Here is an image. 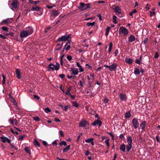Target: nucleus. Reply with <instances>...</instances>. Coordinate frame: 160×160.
Returning a JSON list of instances; mask_svg holds the SVG:
<instances>
[{"label": "nucleus", "mask_w": 160, "mask_h": 160, "mask_svg": "<svg viewBox=\"0 0 160 160\" xmlns=\"http://www.w3.org/2000/svg\"><path fill=\"white\" fill-rule=\"evenodd\" d=\"M33 32V30L31 27H29L25 30H23L20 33V36L21 38H26L32 34Z\"/></svg>", "instance_id": "nucleus-1"}, {"label": "nucleus", "mask_w": 160, "mask_h": 160, "mask_svg": "<svg viewBox=\"0 0 160 160\" xmlns=\"http://www.w3.org/2000/svg\"><path fill=\"white\" fill-rule=\"evenodd\" d=\"M127 141L128 144L126 146V150L127 152H129L132 147V137L128 136L127 138Z\"/></svg>", "instance_id": "nucleus-2"}, {"label": "nucleus", "mask_w": 160, "mask_h": 160, "mask_svg": "<svg viewBox=\"0 0 160 160\" xmlns=\"http://www.w3.org/2000/svg\"><path fill=\"white\" fill-rule=\"evenodd\" d=\"M129 33L128 30L125 27L122 26L119 28V34L123 36H126Z\"/></svg>", "instance_id": "nucleus-3"}, {"label": "nucleus", "mask_w": 160, "mask_h": 160, "mask_svg": "<svg viewBox=\"0 0 160 160\" xmlns=\"http://www.w3.org/2000/svg\"><path fill=\"white\" fill-rule=\"evenodd\" d=\"M13 21L12 19V18H8L7 19L3 20L1 23V25H3L5 24H7L10 23L12 22Z\"/></svg>", "instance_id": "nucleus-4"}, {"label": "nucleus", "mask_w": 160, "mask_h": 160, "mask_svg": "<svg viewBox=\"0 0 160 160\" xmlns=\"http://www.w3.org/2000/svg\"><path fill=\"white\" fill-rule=\"evenodd\" d=\"M12 2L11 5L12 7L15 8H17L19 6V4L18 0H12Z\"/></svg>", "instance_id": "nucleus-5"}, {"label": "nucleus", "mask_w": 160, "mask_h": 160, "mask_svg": "<svg viewBox=\"0 0 160 160\" xmlns=\"http://www.w3.org/2000/svg\"><path fill=\"white\" fill-rule=\"evenodd\" d=\"M71 37V35L69 34L67 36H62L61 37L59 38L58 39V41H66L68 40L69 38H70Z\"/></svg>", "instance_id": "nucleus-6"}, {"label": "nucleus", "mask_w": 160, "mask_h": 160, "mask_svg": "<svg viewBox=\"0 0 160 160\" xmlns=\"http://www.w3.org/2000/svg\"><path fill=\"white\" fill-rule=\"evenodd\" d=\"M132 123L135 128L136 129L139 127V124L137 119L133 118L132 120Z\"/></svg>", "instance_id": "nucleus-7"}, {"label": "nucleus", "mask_w": 160, "mask_h": 160, "mask_svg": "<svg viewBox=\"0 0 160 160\" xmlns=\"http://www.w3.org/2000/svg\"><path fill=\"white\" fill-rule=\"evenodd\" d=\"M112 8L114 10V11L115 12L118 14H120L121 13V9L119 6H113L112 7Z\"/></svg>", "instance_id": "nucleus-8"}, {"label": "nucleus", "mask_w": 160, "mask_h": 160, "mask_svg": "<svg viewBox=\"0 0 160 160\" xmlns=\"http://www.w3.org/2000/svg\"><path fill=\"white\" fill-rule=\"evenodd\" d=\"M0 139L1 141L4 143H5L7 142L8 143H10L11 142V139H8V138L5 137H0Z\"/></svg>", "instance_id": "nucleus-9"}, {"label": "nucleus", "mask_w": 160, "mask_h": 160, "mask_svg": "<svg viewBox=\"0 0 160 160\" xmlns=\"http://www.w3.org/2000/svg\"><path fill=\"white\" fill-rule=\"evenodd\" d=\"M117 67V65L116 63H113L111 65L109 66V70L110 71H115Z\"/></svg>", "instance_id": "nucleus-10"}, {"label": "nucleus", "mask_w": 160, "mask_h": 160, "mask_svg": "<svg viewBox=\"0 0 160 160\" xmlns=\"http://www.w3.org/2000/svg\"><path fill=\"white\" fill-rule=\"evenodd\" d=\"M9 122L11 124L13 125L16 126L18 125V121L16 119H13L11 118L9 120Z\"/></svg>", "instance_id": "nucleus-11"}, {"label": "nucleus", "mask_w": 160, "mask_h": 160, "mask_svg": "<svg viewBox=\"0 0 160 160\" xmlns=\"http://www.w3.org/2000/svg\"><path fill=\"white\" fill-rule=\"evenodd\" d=\"M119 97L121 100L125 102L127 99V97L126 95L122 93L120 94Z\"/></svg>", "instance_id": "nucleus-12"}, {"label": "nucleus", "mask_w": 160, "mask_h": 160, "mask_svg": "<svg viewBox=\"0 0 160 160\" xmlns=\"http://www.w3.org/2000/svg\"><path fill=\"white\" fill-rule=\"evenodd\" d=\"M88 124L87 122L84 120H82L79 122V126L80 127H84Z\"/></svg>", "instance_id": "nucleus-13"}, {"label": "nucleus", "mask_w": 160, "mask_h": 160, "mask_svg": "<svg viewBox=\"0 0 160 160\" xmlns=\"http://www.w3.org/2000/svg\"><path fill=\"white\" fill-rule=\"evenodd\" d=\"M102 122L99 120H95L92 123V124L94 126H95L96 125H98L99 127L102 125Z\"/></svg>", "instance_id": "nucleus-14"}, {"label": "nucleus", "mask_w": 160, "mask_h": 160, "mask_svg": "<svg viewBox=\"0 0 160 160\" xmlns=\"http://www.w3.org/2000/svg\"><path fill=\"white\" fill-rule=\"evenodd\" d=\"M71 71L74 75H77L78 73V69L77 68H72L71 69Z\"/></svg>", "instance_id": "nucleus-15"}, {"label": "nucleus", "mask_w": 160, "mask_h": 160, "mask_svg": "<svg viewBox=\"0 0 160 160\" xmlns=\"http://www.w3.org/2000/svg\"><path fill=\"white\" fill-rule=\"evenodd\" d=\"M76 64L77 66L79 68L80 72H82L84 71V69L80 65V63L78 62H77Z\"/></svg>", "instance_id": "nucleus-16"}, {"label": "nucleus", "mask_w": 160, "mask_h": 160, "mask_svg": "<svg viewBox=\"0 0 160 160\" xmlns=\"http://www.w3.org/2000/svg\"><path fill=\"white\" fill-rule=\"evenodd\" d=\"M59 14V13L58 11L52 10L51 13V15L52 16L55 17L58 16Z\"/></svg>", "instance_id": "nucleus-17"}, {"label": "nucleus", "mask_w": 160, "mask_h": 160, "mask_svg": "<svg viewBox=\"0 0 160 160\" xmlns=\"http://www.w3.org/2000/svg\"><path fill=\"white\" fill-rule=\"evenodd\" d=\"M135 40V38L134 36L131 35L128 38V41L130 42H133Z\"/></svg>", "instance_id": "nucleus-18"}, {"label": "nucleus", "mask_w": 160, "mask_h": 160, "mask_svg": "<svg viewBox=\"0 0 160 160\" xmlns=\"http://www.w3.org/2000/svg\"><path fill=\"white\" fill-rule=\"evenodd\" d=\"M146 124V122L145 121H143L140 124V126L141 127V129L143 131L145 130V127Z\"/></svg>", "instance_id": "nucleus-19"}, {"label": "nucleus", "mask_w": 160, "mask_h": 160, "mask_svg": "<svg viewBox=\"0 0 160 160\" xmlns=\"http://www.w3.org/2000/svg\"><path fill=\"white\" fill-rule=\"evenodd\" d=\"M125 62L129 64H130L132 63V60L131 58L126 57L125 59Z\"/></svg>", "instance_id": "nucleus-20"}, {"label": "nucleus", "mask_w": 160, "mask_h": 160, "mask_svg": "<svg viewBox=\"0 0 160 160\" xmlns=\"http://www.w3.org/2000/svg\"><path fill=\"white\" fill-rule=\"evenodd\" d=\"M16 73L17 78L19 79H20L21 78L20 72L18 69H16Z\"/></svg>", "instance_id": "nucleus-21"}, {"label": "nucleus", "mask_w": 160, "mask_h": 160, "mask_svg": "<svg viewBox=\"0 0 160 160\" xmlns=\"http://www.w3.org/2000/svg\"><path fill=\"white\" fill-rule=\"evenodd\" d=\"M40 9V8L37 6H35L33 7L30 10L31 11H39Z\"/></svg>", "instance_id": "nucleus-22"}, {"label": "nucleus", "mask_w": 160, "mask_h": 160, "mask_svg": "<svg viewBox=\"0 0 160 160\" xmlns=\"http://www.w3.org/2000/svg\"><path fill=\"white\" fill-rule=\"evenodd\" d=\"M126 146L125 144H123L121 145L120 147V150L124 152L125 151V148Z\"/></svg>", "instance_id": "nucleus-23"}, {"label": "nucleus", "mask_w": 160, "mask_h": 160, "mask_svg": "<svg viewBox=\"0 0 160 160\" xmlns=\"http://www.w3.org/2000/svg\"><path fill=\"white\" fill-rule=\"evenodd\" d=\"M31 149L30 147H26L25 148V151L28 154L30 155L31 154Z\"/></svg>", "instance_id": "nucleus-24"}, {"label": "nucleus", "mask_w": 160, "mask_h": 160, "mask_svg": "<svg viewBox=\"0 0 160 160\" xmlns=\"http://www.w3.org/2000/svg\"><path fill=\"white\" fill-rule=\"evenodd\" d=\"M68 43H70V42L69 41H68L66 44L64 49H65L66 50H68L70 49L71 46L70 45H68Z\"/></svg>", "instance_id": "nucleus-25"}, {"label": "nucleus", "mask_w": 160, "mask_h": 160, "mask_svg": "<svg viewBox=\"0 0 160 160\" xmlns=\"http://www.w3.org/2000/svg\"><path fill=\"white\" fill-rule=\"evenodd\" d=\"M142 57L141 56L138 59L135 60V62L138 64H140L142 63Z\"/></svg>", "instance_id": "nucleus-26"}, {"label": "nucleus", "mask_w": 160, "mask_h": 160, "mask_svg": "<svg viewBox=\"0 0 160 160\" xmlns=\"http://www.w3.org/2000/svg\"><path fill=\"white\" fill-rule=\"evenodd\" d=\"M54 70H56V71L58 70L60 68L59 64L58 62H56V64L55 65H54Z\"/></svg>", "instance_id": "nucleus-27"}, {"label": "nucleus", "mask_w": 160, "mask_h": 160, "mask_svg": "<svg viewBox=\"0 0 160 160\" xmlns=\"http://www.w3.org/2000/svg\"><path fill=\"white\" fill-rule=\"evenodd\" d=\"M71 90V87L70 86L67 88V91L66 92L65 94L67 95H71L70 92Z\"/></svg>", "instance_id": "nucleus-28"}, {"label": "nucleus", "mask_w": 160, "mask_h": 160, "mask_svg": "<svg viewBox=\"0 0 160 160\" xmlns=\"http://www.w3.org/2000/svg\"><path fill=\"white\" fill-rule=\"evenodd\" d=\"M131 116V114L130 111H128L125 113V117L126 118H128Z\"/></svg>", "instance_id": "nucleus-29"}, {"label": "nucleus", "mask_w": 160, "mask_h": 160, "mask_svg": "<svg viewBox=\"0 0 160 160\" xmlns=\"http://www.w3.org/2000/svg\"><path fill=\"white\" fill-rule=\"evenodd\" d=\"M137 12V10L136 9H134V10H133V11L129 13V14L130 16H131L132 18H133V14L136 13Z\"/></svg>", "instance_id": "nucleus-30"}, {"label": "nucleus", "mask_w": 160, "mask_h": 160, "mask_svg": "<svg viewBox=\"0 0 160 160\" xmlns=\"http://www.w3.org/2000/svg\"><path fill=\"white\" fill-rule=\"evenodd\" d=\"M118 18L115 15H114L112 18V21L115 24H116L117 23V19Z\"/></svg>", "instance_id": "nucleus-31"}, {"label": "nucleus", "mask_w": 160, "mask_h": 160, "mask_svg": "<svg viewBox=\"0 0 160 160\" xmlns=\"http://www.w3.org/2000/svg\"><path fill=\"white\" fill-rule=\"evenodd\" d=\"M70 146L68 145L66 147L63 149V152L65 153L70 148Z\"/></svg>", "instance_id": "nucleus-32"}, {"label": "nucleus", "mask_w": 160, "mask_h": 160, "mask_svg": "<svg viewBox=\"0 0 160 160\" xmlns=\"http://www.w3.org/2000/svg\"><path fill=\"white\" fill-rule=\"evenodd\" d=\"M134 73L136 75H139L140 73V71L138 68H136L134 71Z\"/></svg>", "instance_id": "nucleus-33"}, {"label": "nucleus", "mask_w": 160, "mask_h": 160, "mask_svg": "<svg viewBox=\"0 0 160 160\" xmlns=\"http://www.w3.org/2000/svg\"><path fill=\"white\" fill-rule=\"evenodd\" d=\"M95 22H88L86 23V25L88 26H91L92 27L94 26L95 24Z\"/></svg>", "instance_id": "nucleus-34"}, {"label": "nucleus", "mask_w": 160, "mask_h": 160, "mask_svg": "<svg viewBox=\"0 0 160 160\" xmlns=\"http://www.w3.org/2000/svg\"><path fill=\"white\" fill-rule=\"evenodd\" d=\"M111 29V28L109 27H108L106 29V32H105V35L106 36H107L108 34H109V31L110 30V29Z\"/></svg>", "instance_id": "nucleus-35"}, {"label": "nucleus", "mask_w": 160, "mask_h": 160, "mask_svg": "<svg viewBox=\"0 0 160 160\" xmlns=\"http://www.w3.org/2000/svg\"><path fill=\"white\" fill-rule=\"evenodd\" d=\"M112 42H110L109 43L108 50L109 52H111L112 49Z\"/></svg>", "instance_id": "nucleus-36"}, {"label": "nucleus", "mask_w": 160, "mask_h": 160, "mask_svg": "<svg viewBox=\"0 0 160 160\" xmlns=\"http://www.w3.org/2000/svg\"><path fill=\"white\" fill-rule=\"evenodd\" d=\"M93 140V138H91L87 139L85 140V141L87 143H89L92 142Z\"/></svg>", "instance_id": "nucleus-37"}, {"label": "nucleus", "mask_w": 160, "mask_h": 160, "mask_svg": "<svg viewBox=\"0 0 160 160\" xmlns=\"http://www.w3.org/2000/svg\"><path fill=\"white\" fill-rule=\"evenodd\" d=\"M34 145L36 147H40V144L38 142L35 140L34 142Z\"/></svg>", "instance_id": "nucleus-38"}, {"label": "nucleus", "mask_w": 160, "mask_h": 160, "mask_svg": "<svg viewBox=\"0 0 160 160\" xmlns=\"http://www.w3.org/2000/svg\"><path fill=\"white\" fill-rule=\"evenodd\" d=\"M4 31L8 32L9 29L8 28L6 27H2L1 28Z\"/></svg>", "instance_id": "nucleus-39"}, {"label": "nucleus", "mask_w": 160, "mask_h": 160, "mask_svg": "<svg viewBox=\"0 0 160 160\" xmlns=\"http://www.w3.org/2000/svg\"><path fill=\"white\" fill-rule=\"evenodd\" d=\"M2 76L3 78V80L2 81V84L3 85L5 84V82H6V77H5L3 75V74H2Z\"/></svg>", "instance_id": "nucleus-40"}, {"label": "nucleus", "mask_w": 160, "mask_h": 160, "mask_svg": "<svg viewBox=\"0 0 160 160\" xmlns=\"http://www.w3.org/2000/svg\"><path fill=\"white\" fill-rule=\"evenodd\" d=\"M54 65L52 64V63H51L50 64L48 67L50 69H51L52 70H54Z\"/></svg>", "instance_id": "nucleus-41"}, {"label": "nucleus", "mask_w": 160, "mask_h": 160, "mask_svg": "<svg viewBox=\"0 0 160 160\" xmlns=\"http://www.w3.org/2000/svg\"><path fill=\"white\" fill-rule=\"evenodd\" d=\"M59 144L60 146L64 145L65 146H66L67 145V143L64 141H62L60 142Z\"/></svg>", "instance_id": "nucleus-42"}, {"label": "nucleus", "mask_w": 160, "mask_h": 160, "mask_svg": "<svg viewBox=\"0 0 160 160\" xmlns=\"http://www.w3.org/2000/svg\"><path fill=\"white\" fill-rule=\"evenodd\" d=\"M44 111L45 112L47 113H48L49 112H51V111L50 109L48 108H45L44 109Z\"/></svg>", "instance_id": "nucleus-43"}, {"label": "nucleus", "mask_w": 160, "mask_h": 160, "mask_svg": "<svg viewBox=\"0 0 160 160\" xmlns=\"http://www.w3.org/2000/svg\"><path fill=\"white\" fill-rule=\"evenodd\" d=\"M72 103L73 106L76 107H78V104L77 102L76 101H73L72 102Z\"/></svg>", "instance_id": "nucleus-44"}, {"label": "nucleus", "mask_w": 160, "mask_h": 160, "mask_svg": "<svg viewBox=\"0 0 160 160\" xmlns=\"http://www.w3.org/2000/svg\"><path fill=\"white\" fill-rule=\"evenodd\" d=\"M90 4H85V8L83 9V10H85L88 8H90Z\"/></svg>", "instance_id": "nucleus-45"}, {"label": "nucleus", "mask_w": 160, "mask_h": 160, "mask_svg": "<svg viewBox=\"0 0 160 160\" xmlns=\"http://www.w3.org/2000/svg\"><path fill=\"white\" fill-rule=\"evenodd\" d=\"M109 139H107L105 141V142L108 147H109L110 145V144L109 142Z\"/></svg>", "instance_id": "nucleus-46"}, {"label": "nucleus", "mask_w": 160, "mask_h": 160, "mask_svg": "<svg viewBox=\"0 0 160 160\" xmlns=\"http://www.w3.org/2000/svg\"><path fill=\"white\" fill-rule=\"evenodd\" d=\"M80 5H81V8H82V10H83V9L85 8V4L83 2H82L80 3Z\"/></svg>", "instance_id": "nucleus-47"}, {"label": "nucleus", "mask_w": 160, "mask_h": 160, "mask_svg": "<svg viewBox=\"0 0 160 160\" xmlns=\"http://www.w3.org/2000/svg\"><path fill=\"white\" fill-rule=\"evenodd\" d=\"M10 131H11V132H12L13 134H16V135H18V133L16 132V131H14L12 128H11L10 129Z\"/></svg>", "instance_id": "nucleus-48"}, {"label": "nucleus", "mask_w": 160, "mask_h": 160, "mask_svg": "<svg viewBox=\"0 0 160 160\" xmlns=\"http://www.w3.org/2000/svg\"><path fill=\"white\" fill-rule=\"evenodd\" d=\"M10 145L12 148H14L16 150L18 149V148L17 147L14 146V145L13 143H10Z\"/></svg>", "instance_id": "nucleus-49"}, {"label": "nucleus", "mask_w": 160, "mask_h": 160, "mask_svg": "<svg viewBox=\"0 0 160 160\" xmlns=\"http://www.w3.org/2000/svg\"><path fill=\"white\" fill-rule=\"evenodd\" d=\"M67 59L69 61H71L72 59V58L71 56L70 55H68L67 57Z\"/></svg>", "instance_id": "nucleus-50"}, {"label": "nucleus", "mask_w": 160, "mask_h": 160, "mask_svg": "<svg viewBox=\"0 0 160 160\" xmlns=\"http://www.w3.org/2000/svg\"><path fill=\"white\" fill-rule=\"evenodd\" d=\"M33 119H34V120L36 121H38L40 120L39 118L37 117H33Z\"/></svg>", "instance_id": "nucleus-51"}, {"label": "nucleus", "mask_w": 160, "mask_h": 160, "mask_svg": "<svg viewBox=\"0 0 160 160\" xmlns=\"http://www.w3.org/2000/svg\"><path fill=\"white\" fill-rule=\"evenodd\" d=\"M158 57H159L158 54V52H156L155 53V54L154 55V58H158Z\"/></svg>", "instance_id": "nucleus-52"}, {"label": "nucleus", "mask_w": 160, "mask_h": 160, "mask_svg": "<svg viewBox=\"0 0 160 160\" xmlns=\"http://www.w3.org/2000/svg\"><path fill=\"white\" fill-rule=\"evenodd\" d=\"M55 6H56L55 5H53L52 6H49L48 5H47L46 6V7L48 9H51L53 7H55Z\"/></svg>", "instance_id": "nucleus-53"}, {"label": "nucleus", "mask_w": 160, "mask_h": 160, "mask_svg": "<svg viewBox=\"0 0 160 160\" xmlns=\"http://www.w3.org/2000/svg\"><path fill=\"white\" fill-rule=\"evenodd\" d=\"M59 135L62 137H63L64 136L63 133L62 131H60L59 132Z\"/></svg>", "instance_id": "nucleus-54"}, {"label": "nucleus", "mask_w": 160, "mask_h": 160, "mask_svg": "<svg viewBox=\"0 0 160 160\" xmlns=\"http://www.w3.org/2000/svg\"><path fill=\"white\" fill-rule=\"evenodd\" d=\"M103 101L105 103H107L108 102V100L107 98H105L103 100Z\"/></svg>", "instance_id": "nucleus-55"}, {"label": "nucleus", "mask_w": 160, "mask_h": 160, "mask_svg": "<svg viewBox=\"0 0 160 160\" xmlns=\"http://www.w3.org/2000/svg\"><path fill=\"white\" fill-rule=\"evenodd\" d=\"M24 138V136H19L18 139V140H22Z\"/></svg>", "instance_id": "nucleus-56"}, {"label": "nucleus", "mask_w": 160, "mask_h": 160, "mask_svg": "<svg viewBox=\"0 0 160 160\" xmlns=\"http://www.w3.org/2000/svg\"><path fill=\"white\" fill-rule=\"evenodd\" d=\"M118 50H116L114 52V54H115V56H116L118 54Z\"/></svg>", "instance_id": "nucleus-57"}, {"label": "nucleus", "mask_w": 160, "mask_h": 160, "mask_svg": "<svg viewBox=\"0 0 160 160\" xmlns=\"http://www.w3.org/2000/svg\"><path fill=\"white\" fill-rule=\"evenodd\" d=\"M59 76L62 79L64 77L65 75L63 74H60Z\"/></svg>", "instance_id": "nucleus-58"}, {"label": "nucleus", "mask_w": 160, "mask_h": 160, "mask_svg": "<svg viewBox=\"0 0 160 160\" xmlns=\"http://www.w3.org/2000/svg\"><path fill=\"white\" fill-rule=\"evenodd\" d=\"M33 96L34 99H36L37 100H39L40 99V98L37 95H34Z\"/></svg>", "instance_id": "nucleus-59"}, {"label": "nucleus", "mask_w": 160, "mask_h": 160, "mask_svg": "<svg viewBox=\"0 0 160 160\" xmlns=\"http://www.w3.org/2000/svg\"><path fill=\"white\" fill-rule=\"evenodd\" d=\"M150 5H149L148 4L146 5V8L148 10L150 9Z\"/></svg>", "instance_id": "nucleus-60"}, {"label": "nucleus", "mask_w": 160, "mask_h": 160, "mask_svg": "<svg viewBox=\"0 0 160 160\" xmlns=\"http://www.w3.org/2000/svg\"><path fill=\"white\" fill-rule=\"evenodd\" d=\"M148 41V38H144V40L143 41L144 44H146Z\"/></svg>", "instance_id": "nucleus-61"}, {"label": "nucleus", "mask_w": 160, "mask_h": 160, "mask_svg": "<svg viewBox=\"0 0 160 160\" xmlns=\"http://www.w3.org/2000/svg\"><path fill=\"white\" fill-rule=\"evenodd\" d=\"M0 37L1 38H3V39H6L7 38V37L5 36L4 35L2 34H0Z\"/></svg>", "instance_id": "nucleus-62"}, {"label": "nucleus", "mask_w": 160, "mask_h": 160, "mask_svg": "<svg viewBox=\"0 0 160 160\" xmlns=\"http://www.w3.org/2000/svg\"><path fill=\"white\" fill-rule=\"evenodd\" d=\"M90 154V152H89L88 150H87L86 151V152L85 153V155L86 156H87V155H89Z\"/></svg>", "instance_id": "nucleus-63"}, {"label": "nucleus", "mask_w": 160, "mask_h": 160, "mask_svg": "<svg viewBox=\"0 0 160 160\" xmlns=\"http://www.w3.org/2000/svg\"><path fill=\"white\" fill-rule=\"evenodd\" d=\"M150 13L151 14L150 16L152 17V15H154L155 14V12H152V11H150Z\"/></svg>", "instance_id": "nucleus-64"}]
</instances>
